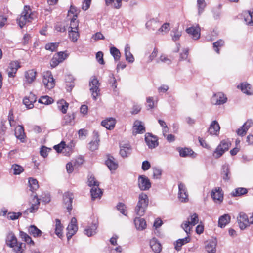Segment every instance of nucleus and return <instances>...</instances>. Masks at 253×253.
<instances>
[{
    "mask_svg": "<svg viewBox=\"0 0 253 253\" xmlns=\"http://www.w3.org/2000/svg\"><path fill=\"white\" fill-rule=\"evenodd\" d=\"M149 200L147 195L144 193H140L139 195L138 201L135 210V211L138 215L141 216L144 215Z\"/></svg>",
    "mask_w": 253,
    "mask_h": 253,
    "instance_id": "f257e3e1",
    "label": "nucleus"
},
{
    "mask_svg": "<svg viewBox=\"0 0 253 253\" xmlns=\"http://www.w3.org/2000/svg\"><path fill=\"white\" fill-rule=\"evenodd\" d=\"M33 16L34 14L30 7L25 6L20 17L17 19V23L20 28H22L27 23L31 22L34 18Z\"/></svg>",
    "mask_w": 253,
    "mask_h": 253,
    "instance_id": "f03ea898",
    "label": "nucleus"
},
{
    "mask_svg": "<svg viewBox=\"0 0 253 253\" xmlns=\"http://www.w3.org/2000/svg\"><path fill=\"white\" fill-rule=\"evenodd\" d=\"M6 244L9 247L13 248L16 253H22L24 251L23 245L24 244L18 243L16 237L13 233H9L7 235Z\"/></svg>",
    "mask_w": 253,
    "mask_h": 253,
    "instance_id": "7ed1b4c3",
    "label": "nucleus"
},
{
    "mask_svg": "<svg viewBox=\"0 0 253 253\" xmlns=\"http://www.w3.org/2000/svg\"><path fill=\"white\" fill-rule=\"evenodd\" d=\"M198 216L196 213H193L188 219L187 221L184 222L181 224V227L188 234L191 230L193 226L198 223Z\"/></svg>",
    "mask_w": 253,
    "mask_h": 253,
    "instance_id": "20e7f679",
    "label": "nucleus"
},
{
    "mask_svg": "<svg viewBox=\"0 0 253 253\" xmlns=\"http://www.w3.org/2000/svg\"><path fill=\"white\" fill-rule=\"evenodd\" d=\"M231 144V142L228 140H223L221 141L214 151L213 156L215 158H219L225 152L228 150Z\"/></svg>",
    "mask_w": 253,
    "mask_h": 253,
    "instance_id": "39448f33",
    "label": "nucleus"
},
{
    "mask_svg": "<svg viewBox=\"0 0 253 253\" xmlns=\"http://www.w3.org/2000/svg\"><path fill=\"white\" fill-rule=\"evenodd\" d=\"M100 83L97 79L95 77H92L89 81L90 91L92 96L94 100H96L97 97L100 94Z\"/></svg>",
    "mask_w": 253,
    "mask_h": 253,
    "instance_id": "423d86ee",
    "label": "nucleus"
},
{
    "mask_svg": "<svg viewBox=\"0 0 253 253\" xmlns=\"http://www.w3.org/2000/svg\"><path fill=\"white\" fill-rule=\"evenodd\" d=\"M44 86L48 89L53 88L55 85V80L50 71L44 72L42 80Z\"/></svg>",
    "mask_w": 253,
    "mask_h": 253,
    "instance_id": "0eeeda50",
    "label": "nucleus"
},
{
    "mask_svg": "<svg viewBox=\"0 0 253 253\" xmlns=\"http://www.w3.org/2000/svg\"><path fill=\"white\" fill-rule=\"evenodd\" d=\"M178 198L181 202L188 201V193L185 185L181 182L178 183Z\"/></svg>",
    "mask_w": 253,
    "mask_h": 253,
    "instance_id": "6e6552de",
    "label": "nucleus"
},
{
    "mask_svg": "<svg viewBox=\"0 0 253 253\" xmlns=\"http://www.w3.org/2000/svg\"><path fill=\"white\" fill-rule=\"evenodd\" d=\"M138 185L141 190H147L151 187L149 179L145 175H140L138 178Z\"/></svg>",
    "mask_w": 253,
    "mask_h": 253,
    "instance_id": "1a4fd4ad",
    "label": "nucleus"
},
{
    "mask_svg": "<svg viewBox=\"0 0 253 253\" xmlns=\"http://www.w3.org/2000/svg\"><path fill=\"white\" fill-rule=\"evenodd\" d=\"M227 97L222 92L214 94L211 98V102L214 105H222L226 102Z\"/></svg>",
    "mask_w": 253,
    "mask_h": 253,
    "instance_id": "9d476101",
    "label": "nucleus"
},
{
    "mask_svg": "<svg viewBox=\"0 0 253 253\" xmlns=\"http://www.w3.org/2000/svg\"><path fill=\"white\" fill-rule=\"evenodd\" d=\"M67 237L68 239H70L73 235H74L78 230V226L77 225V219L75 217L71 219L70 223L67 227Z\"/></svg>",
    "mask_w": 253,
    "mask_h": 253,
    "instance_id": "9b49d317",
    "label": "nucleus"
},
{
    "mask_svg": "<svg viewBox=\"0 0 253 253\" xmlns=\"http://www.w3.org/2000/svg\"><path fill=\"white\" fill-rule=\"evenodd\" d=\"M37 72L34 69L29 70L25 72L24 85L31 84L36 79Z\"/></svg>",
    "mask_w": 253,
    "mask_h": 253,
    "instance_id": "f8f14e48",
    "label": "nucleus"
},
{
    "mask_svg": "<svg viewBox=\"0 0 253 253\" xmlns=\"http://www.w3.org/2000/svg\"><path fill=\"white\" fill-rule=\"evenodd\" d=\"M211 196L215 203H220L223 199V193L221 188L217 187L212 189Z\"/></svg>",
    "mask_w": 253,
    "mask_h": 253,
    "instance_id": "ddd939ff",
    "label": "nucleus"
},
{
    "mask_svg": "<svg viewBox=\"0 0 253 253\" xmlns=\"http://www.w3.org/2000/svg\"><path fill=\"white\" fill-rule=\"evenodd\" d=\"M145 132V127L142 122L136 120L133 124L132 133L134 135L137 134H142Z\"/></svg>",
    "mask_w": 253,
    "mask_h": 253,
    "instance_id": "4468645a",
    "label": "nucleus"
},
{
    "mask_svg": "<svg viewBox=\"0 0 253 253\" xmlns=\"http://www.w3.org/2000/svg\"><path fill=\"white\" fill-rule=\"evenodd\" d=\"M237 221L239 227L242 230L245 229L250 223V221L247 215L243 212H240L239 214L237 217Z\"/></svg>",
    "mask_w": 253,
    "mask_h": 253,
    "instance_id": "2eb2a0df",
    "label": "nucleus"
},
{
    "mask_svg": "<svg viewBox=\"0 0 253 253\" xmlns=\"http://www.w3.org/2000/svg\"><path fill=\"white\" fill-rule=\"evenodd\" d=\"M73 199V195L72 193L67 192L63 195V203L65 207L68 210V211L70 212L72 209V203Z\"/></svg>",
    "mask_w": 253,
    "mask_h": 253,
    "instance_id": "dca6fc26",
    "label": "nucleus"
},
{
    "mask_svg": "<svg viewBox=\"0 0 253 253\" xmlns=\"http://www.w3.org/2000/svg\"><path fill=\"white\" fill-rule=\"evenodd\" d=\"M31 204L30 207L25 211L24 213L27 214L29 213H35L38 209L40 201L37 196H34Z\"/></svg>",
    "mask_w": 253,
    "mask_h": 253,
    "instance_id": "f3484780",
    "label": "nucleus"
},
{
    "mask_svg": "<svg viewBox=\"0 0 253 253\" xmlns=\"http://www.w3.org/2000/svg\"><path fill=\"white\" fill-rule=\"evenodd\" d=\"M20 67L19 63L17 61L11 62L7 70L9 77H14L17 70Z\"/></svg>",
    "mask_w": 253,
    "mask_h": 253,
    "instance_id": "a211bd4d",
    "label": "nucleus"
},
{
    "mask_svg": "<svg viewBox=\"0 0 253 253\" xmlns=\"http://www.w3.org/2000/svg\"><path fill=\"white\" fill-rule=\"evenodd\" d=\"M145 142L149 148L152 149L158 145L157 139L156 137L152 135L150 133L145 134Z\"/></svg>",
    "mask_w": 253,
    "mask_h": 253,
    "instance_id": "6ab92c4d",
    "label": "nucleus"
},
{
    "mask_svg": "<svg viewBox=\"0 0 253 253\" xmlns=\"http://www.w3.org/2000/svg\"><path fill=\"white\" fill-rule=\"evenodd\" d=\"M36 101V97L31 93L28 96H26L23 100V104L28 109H32L34 107V103Z\"/></svg>",
    "mask_w": 253,
    "mask_h": 253,
    "instance_id": "aec40b11",
    "label": "nucleus"
},
{
    "mask_svg": "<svg viewBox=\"0 0 253 253\" xmlns=\"http://www.w3.org/2000/svg\"><path fill=\"white\" fill-rule=\"evenodd\" d=\"M187 33L192 36L194 40H197L200 36V28L199 26H192L186 29Z\"/></svg>",
    "mask_w": 253,
    "mask_h": 253,
    "instance_id": "412c9836",
    "label": "nucleus"
},
{
    "mask_svg": "<svg viewBox=\"0 0 253 253\" xmlns=\"http://www.w3.org/2000/svg\"><path fill=\"white\" fill-rule=\"evenodd\" d=\"M97 227V221L94 222L91 225H88L85 228L84 233L88 237L92 236L96 233Z\"/></svg>",
    "mask_w": 253,
    "mask_h": 253,
    "instance_id": "4be33fe9",
    "label": "nucleus"
},
{
    "mask_svg": "<svg viewBox=\"0 0 253 253\" xmlns=\"http://www.w3.org/2000/svg\"><path fill=\"white\" fill-rule=\"evenodd\" d=\"M105 163L110 170H115L118 168V162L115 158L112 156H108Z\"/></svg>",
    "mask_w": 253,
    "mask_h": 253,
    "instance_id": "5701e85b",
    "label": "nucleus"
},
{
    "mask_svg": "<svg viewBox=\"0 0 253 253\" xmlns=\"http://www.w3.org/2000/svg\"><path fill=\"white\" fill-rule=\"evenodd\" d=\"M131 147L128 143L120 145V154L122 157H126L131 153Z\"/></svg>",
    "mask_w": 253,
    "mask_h": 253,
    "instance_id": "b1692460",
    "label": "nucleus"
},
{
    "mask_svg": "<svg viewBox=\"0 0 253 253\" xmlns=\"http://www.w3.org/2000/svg\"><path fill=\"white\" fill-rule=\"evenodd\" d=\"M75 115L72 114H68L64 116L62 119L61 124L62 126H71L74 123Z\"/></svg>",
    "mask_w": 253,
    "mask_h": 253,
    "instance_id": "393cba45",
    "label": "nucleus"
},
{
    "mask_svg": "<svg viewBox=\"0 0 253 253\" xmlns=\"http://www.w3.org/2000/svg\"><path fill=\"white\" fill-rule=\"evenodd\" d=\"M220 130V126L216 121H213L211 123L208 132L211 135H217Z\"/></svg>",
    "mask_w": 253,
    "mask_h": 253,
    "instance_id": "a878e982",
    "label": "nucleus"
},
{
    "mask_svg": "<svg viewBox=\"0 0 253 253\" xmlns=\"http://www.w3.org/2000/svg\"><path fill=\"white\" fill-rule=\"evenodd\" d=\"M134 222L136 229L138 230H143L146 228V222L143 218L136 217L134 220Z\"/></svg>",
    "mask_w": 253,
    "mask_h": 253,
    "instance_id": "bb28decb",
    "label": "nucleus"
},
{
    "mask_svg": "<svg viewBox=\"0 0 253 253\" xmlns=\"http://www.w3.org/2000/svg\"><path fill=\"white\" fill-rule=\"evenodd\" d=\"M238 88H240L242 91L247 95L253 94V90L251 88V85L248 83H242L240 86H238Z\"/></svg>",
    "mask_w": 253,
    "mask_h": 253,
    "instance_id": "cd10ccee",
    "label": "nucleus"
},
{
    "mask_svg": "<svg viewBox=\"0 0 253 253\" xmlns=\"http://www.w3.org/2000/svg\"><path fill=\"white\" fill-rule=\"evenodd\" d=\"M180 156L182 157H191L194 158L196 156V154L194 151L188 148H182L179 151Z\"/></svg>",
    "mask_w": 253,
    "mask_h": 253,
    "instance_id": "c85d7f7f",
    "label": "nucleus"
},
{
    "mask_svg": "<svg viewBox=\"0 0 253 253\" xmlns=\"http://www.w3.org/2000/svg\"><path fill=\"white\" fill-rule=\"evenodd\" d=\"M115 123V120L112 118H110L102 121L101 125L107 129L111 130L114 128Z\"/></svg>",
    "mask_w": 253,
    "mask_h": 253,
    "instance_id": "c756f323",
    "label": "nucleus"
},
{
    "mask_svg": "<svg viewBox=\"0 0 253 253\" xmlns=\"http://www.w3.org/2000/svg\"><path fill=\"white\" fill-rule=\"evenodd\" d=\"M124 51L126 60L129 63H133L134 57L130 52V47L128 44L126 45Z\"/></svg>",
    "mask_w": 253,
    "mask_h": 253,
    "instance_id": "7c9ffc66",
    "label": "nucleus"
},
{
    "mask_svg": "<svg viewBox=\"0 0 253 253\" xmlns=\"http://www.w3.org/2000/svg\"><path fill=\"white\" fill-rule=\"evenodd\" d=\"M160 23L157 19L152 18L147 22L146 26L149 29L155 30L160 26Z\"/></svg>",
    "mask_w": 253,
    "mask_h": 253,
    "instance_id": "2f4dec72",
    "label": "nucleus"
},
{
    "mask_svg": "<svg viewBox=\"0 0 253 253\" xmlns=\"http://www.w3.org/2000/svg\"><path fill=\"white\" fill-rule=\"evenodd\" d=\"M150 245L152 250L156 253H159L162 250L161 244L155 238H153L150 241Z\"/></svg>",
    "mask_w": 253,
    "mask_h": 253,
    "instance_id": "473e14b6",
    "label": "nucleus"
},
{
    "mask_svg": "<svg viewBox=\"0 0 253 253\" xmlns=\"http://www.w3.org/2000/svg\"><path fill=\"white\" fill-rule=\"evenodd\" d=\"M15 135L17 139L20 140L21 142H24L25 133L22 126H19L16 128Z\"/></svg>",
    "mask_w": 253,
    "mask_h": 253,
    "instance_id": "72a5a7b5",
    "label": "nucleus"
},
{
    "mask_svg": "<svg viewBox=\"0 0 253 253\" xmlns=\"http://www.w3.org/2000/svg\"><path fill=\"white\" fill-rule=\"evenodd\" d=\"M230 216L228 214H225L220 216L218 220V226L223 228L230 221Z\"/></svg>",
    "mask_w": 253,
    "mask_h": 253,
    "instance_id": "f704fd0d",
    "label": "nucleus"
},
{
    "mask_svg": "<svg viewBox=\"0 0 253 253\" xmlns=\"http://www.w3.org/2000/svg\"><path fill=\"white\" fill-rule=\"evenodd\" d=\"M68 106L69 104L64 99H61L57 102V108L63 114L67 112Z\"/></svg>",
    "mask_w": 253,
    "mask_h": 253,
    "instance_id": "c9c22d12",
    "label": "nucleus"
},
{
    "mask_svg": "<svg viewBox=\"0 0 253 253\" xmlns=\"http://www.w3.org/2000/svg\"><path fill=\"white\" fill-rule=\"evenodd\" d=\"M94 134L95 136V140L91 141L89 144V148L91 151H94L98 149L100 141L97 132H94Z\"/></svg>",
    "mask_w": 253,
    "mask_h": 253,
    "instance_id": "e433bc0d",
    "label": "nucleus"
},
{
    "mask_svg": "<svg viewBox=\"0 0 253 253\" xmlns=\"http://www.w3.org/2000/svg\"><path fill=\"white\" fill-rule=\"evenodd\" d=\"M90 193L92 199L100 198L102 196V191L98 187H92L90 190Z\"/></svg>",
    "mask_w": 253,
    "mask_h": 253,
    "instance_id": "4c0bfd02",
    "label": "nucleus"
},
{
    "mask_svg": "<svg viewBox=\"0 0 253 253\" xmlns=\"http://www.w3.org/2000/svg\"><path fill=\"white\" fill-rule=\"evenodd\" d=\"M28 231L29 234L33 235L34 237H38L41 236L42 231L36 226L31 225L29 227Z\"/></svg>",
    "mask_w": 253,
    "mask_h": 253,
    "instance_id": "58836bf2",
    "label": "nucleus"
},
{
    "mask_svg": "<svg viewBox=\"0 0 253 253\" xmlns=\"http://www.w3.org/2000/svg\"><path fill=\"white\" fill-rule=\"evenodd\" d=\"M63 226L60 220L58 219L55 220V233L59 238L62 236Z\"/></svg>",
    "mask_w": 253,
    "mask_h": 253,
    "instance_id": "ea45409f",
    "label": "nucleus"
},
{
    "mask_svg": "<svg viewBox=\"0 0 253 253\" xmlns=\"http://www.w3.org/2000/svg\"><path fill=\"white\" fill-rule=\"evenodd\" d=\"M122 0H106L107 5H111L114 8L119 9L122 6Z\"/></svg>",
    "mask_w": 253,
    "mask_h": 253,
    "instance_id": "a19ab883",
    "label": "nucleus"
},
{
    "mask_svg": "<svg viewBox=\"0 0 253 253\" xmlns=\"http://www.w3.org/2000/svg\"><path fill=\"white\" fill-rule=\"evenodd\" d=\"M216 243L215 241H210L206 245V249L208 253H215L216 252Z\"/></svg>",
    "mask_w": 253,
    "mask_h": 253,
    "instance_id": "79ce46f5",
    "label": "nucleus"
},
{
    "mask_svg": "<svg viewBox=\"0 0 253 253\" xmlns=\"http://www.w3.org/2000/svg\"><path fill=\"white\" fill-rule=\"evenodd\" d=\"M170 30V25L169 23H164L158 30L157 33L158 34L164 35L168 33Z\"/></svg>",
    "mask_w": 253,
    "mask_h": 253,
    "instance_id": "37998d69",
    "label": "nucleus"
},
{
    "mask_svg": "<svg viewBox=\"0 0 253 253\" xmlns=\"http://www.w3.org/2000/svg\"><path fill=\"white\" fill-rule=\"evenodd\" d=\"M77 13L75 15H74L72 18H70L71 19L70 26L71 30H78L79 22L77 20Z\"/></svg>",
    "mask_w": 253,
    "mask_h": 253,
    "instance_id": "c03bdc74",
    "label": "nucleus"
},
{
    "mask_svg": "<svg viewBox=\"0 0 253 253\" xmlns=\"http://www.w3.org/2000/svg\"><path fill=\"white\" fill-rule=\"evenodd\" d=\"M111 54L113 56L115 61L120 60L121 53L120 51L115 47H111L110 49Z\"/></svg>",
    "mask_w": 253,
    "mask_h": 253,
    "instance_id": "a18cd8bd",
    "label": "nucleus"
},
{
    "mask_svg": "<svg viewBox=\"0 0 253 253\" xmlns=\"http://www.w3.org/2000/svg\"><path fill=\"white\" fill-rule=\"evenodd\" d=\"M39 102L45 105L51 104L53 102L52 98L48 96H42L39 100Z\"/></svg>",
    "mask_w": 253,
    "mask_h": 253,
    "instance_id": "49530a36",
    "label": "nucleus"
},
{
    "mask_svg": "<svg viewBox=\"0 0 253 253\" xmlns=\"http://www.w3.org/2000/svg\"><path fill=\"white\" fill-rule=\"evenodd\" d=\"M11 172H13V174H21L24 171L23 168L17 164H13L11 166Z\"/></svg>",
    "mask_w": 253,
    "mask_h": 253,
    "instance_id": "de8ad7c7",
    "label": "nucleus"
},
{
    "mask_svg": "<svg viewBox=\"0 0 253 253\" xmlns=\"http://www.w3.org/2000/svg\"><path fill=\"white\" fill-rule=\"evenodd\" d=\"M189 238L188 237H185L184 238H183V239H178L177 241H176V243L175 245V248L176 250L177 251H179L180 248H181V247L184 244L189 242Z\"/></svg>",
    "mask_w": 253,
    "mask_h": 253,
    "instance_id": "09e8293b",
    "label": "nucleus"
},
{
    "mask_svg": "<svg viewBox=\"0 0 253 253\" xmlns=\"http://www.w3.org/2000/svg\"><path fill=\"white\" fill-rule=\"evenodd\" d=\"M69 36L72 41L73 42H76L79 37V33L78 32V30H69Z\"/></svg>",
    "mask_w": 253,
    "mask_h": 253,
    "instance_id": "8fccbe9b",
    "label": "nucleus"
},
{
    "mask_svg": "<svg viewBox=\"0 0 253 253\" xmlns=\"http://www.w3.org/2000/svg\"><path fill=\"white\" fill-rule=\"evenodd\" d=\"M247 189L245 188H238L233 191L232 194L233 196H239L247 193Z\"/></svg>",
    "mask_w": 253,
    "mask_h": 253,
    "instance_id": "3c124183",
    "label": "nucleus"
},
{
    "mask_svg": "<svg viewBox=\"0 0 253 253\" xmlns=\"http://www.w3.org/2000/svg\"><path fill=\"white\" fill-rule=\"evenodd\" d=\"M28 182L31 190H36L38 188L39 185L37 179L33 178H29Z\"/></svg>",
    "mask_w": 253,
    "mask_h": 253,
    "instance_id": "603ef678",
    "label": "nucleus"
},
{
    "mask_svg": "<svg viewBox=\"0 0 253 253\" xmlns=\"http://www.w3.org/2000/svg\"><path fill=\"white\" fill-rule=\"evenodd\" d=\"M87 184L90 187H98L99 182L95 179L93 175H91L88 178Z\"/></svg>",
    "mask_w": 253,
    "mask_h": 253,
    "instance_id": "864d4df0",
    "label": "nucleus"
},
{
    "mask_svg": "<svg viewBox=\"0 0 253 253\" xmlns=\"http://www.w3.org/2000/svg\"><path fill=\"white\" fill-rule=\"evenodd\" d=\"M20 236L21 238L23 239L28 244L34 245V241L31 239V238L26 233L22 231H20Z\"/></svg>",
    "mask_w": 253,
    "mask_h": 253,
    "instance_id": "5fc2aeb1",
    "label": "nucleus"
},
{
    "mask_svg": "<svg viewBox=\"0 0 253 253\" xmlns=\"http://www.w3.org/2000/svg\"><path fill=\"white\" fill-rule=\"evenodd\" d=\"M224 44V42L221 40L220 39L218 40L217 42L213 43V48L215 50V51L219 53V47H222Z\"/></svg>",
    "mask_w": 253,
    "mask_h": 253,
    "instance_id": "6e6d98bb",
    "label": "nucleus"
},
{
    "mask_svg": "<svg viewBox=\"0 0 253 253\" xmlns=\"http://www.w3.org/2000/svg\"><path fill=\"white\" fill-rule=\"evenodd\" d=\"M22 215L21 212H9L7 214V218L10 220H16Z\"/></svg>",
    "mask_w": 253,
    "mask_h": 253,
    "instance_id": "4d7b16f0",
    "label": "nucleus"
},
{
    "mask_svg": "<svg viewBox=\"0 0 253 253\" xmlns=\"http://www.w3.org/2000/svg\"><path fill=\"white\" fill-rule=\"evenodd\" d=\"M181 36V32L177 30H174L171 33L172 40L176 41L178 40Z\"/></svg>",
    "mask_w": 253,
    "mask_h": 253,
    "instance_id": "13d9d810",
    "label": "nucleus"
},
{
    "mask_svg": "<svg viewBox=\"0 0 253 253\" xmlns=\"http://www.w3.org/2000/svg\"><path fill=\"white\" fill-rule=\"evenodd\" d=\"M58 43H50L45 45V49L51 51H55L58 46Z\"/></svg>",
    "mask_w": 253,
    "mask_h": 253,
    "instance_id": "bf43d9fd",
    "label": "nucleus"
},
{
    "mask_svg": "<svg viewBox=\"0 0 253 253\" xmlns=\"http://www.w3.org/2000/svg\"><path fill=\"white\" fill-rule=\"evenodd\" d=\"M197 4L199 9V13L203 12L204 8L206 6V3L204 0H197Z\"/></svg>",
    "mask_w": 253,
    "mask_h": 253,
    "instance_id": "052dcab7",
    "label": "nucleus"
},
{
    "mask_svg": "<svg viewBox=\"0 0 253 253\" xmlns=\"http://www.w3.org/2000/svg\"><path fill=\"white\" fill-rule=\"evenodd\" d=\"M96 59L99 64L102 65L104 64V61L103 60V54L101 51L97 52L96 54Z\"/></svg>",
    "mask_w": 253,
    "mask_h": 253,
    "instance_id": "680f3d73",
    "label": "nucleus"
},
{
    "mask_svg": "<svg viewBox=\"0 0 253 253\" xmlns=\"http://www.w3.org/2000/svg\"><path fill=\"white\" fill-rule=\"evenodd\" d=\"M117 208L122 214L126 215V207L124 204L119 203L117 206Z\"/></svg>",
    "mask_w": 253,
    "mask_h": 253,
    "instance_id": "e2e57ef3",
    "label": "nucleus"
},
{
    "mask_svg": "<svg viewBox=\"0 0 253 253\" xmlns=\"http://www.w3.org/2000/svg\"><path fill=\"white\" fill-rule=\"evenodd\" d=\"M50 149L46 147L42 146L40 150V154L44 158H45L48 155V153L50 151Z\"/></svg>",
    "mask_w": 253,
    "mask_h": 253,
    "instance_id": "0e129e2a",
    "label": "nucleus"
},
{
    "mask_svg": "<svg viewBox=\"0 0 253 253\" xmlns=\"http://www.w3.org/2000/svg\"><path fill=\"white\" fill-rule=\"evenodd\" d=\"M74 164V167H78L82 164L84 162V160L81 157H79L72 161Z\"/></svg>",
    "mask_w": 253,
    "mask_h": 253,
    "instance_id": "69168bd1",
    "label": "nucleus"
},
{
    "mask_svg": "<svg viewBox=\"0 0 253 253\" xmlns=\"http://www.w3.org/2000/svg\"><path fill=\"white\" fill-rule=\"evenodd\" d=\"M61 62H59V57H56L55 55H54L50 61V65L52 68L56 67Z\"/></svg>",
    "mask_w": 253,
    "mask_h": 253,
    "instance_id": "338daca9",
    "label": "nucleus"
},
{
    "mask_svg": "<svg viewBox=\"0 0 253 253\" xmlns=\"http://www.w3.org/2000/svg\"><path fill=\"white\" fill-rule=\"evenodd\" d=\"M110 77V80H109V83L110 84H112V87L114 88V89L117 88V81L116 79H115L114 76L113 74H111L109 76Z\"/></svg>",
    "mask_w": 253,
    "mask_h": 253,
    "instance_id": "774afa93",
    "label": "nucleus"
}]
</instances>
